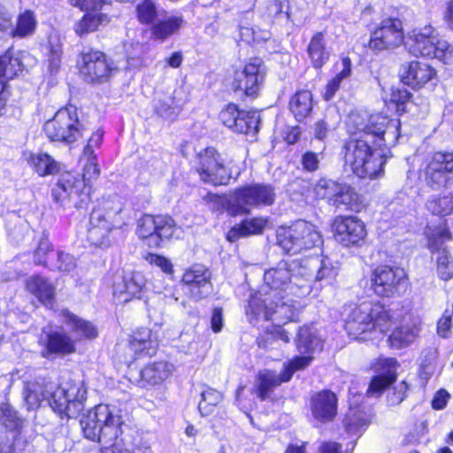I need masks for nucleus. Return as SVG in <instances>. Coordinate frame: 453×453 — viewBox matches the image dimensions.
I'll list each match as a JSON object with an SVG mask.
<instances>
[{"instance_id": "nucleus-58", "label": "nucleus", "mask_w": 453, "mask_h": 453, "mask_svg": "<svg viewBox=\"0 0 453 453\" xmlns=\"http://www.w3.org/2000/svg\"><path fill=\"white\" fill-rule=\"evenodd\" d=\"M54 256L51 245L48 239L40 240L37 249L35 252V261L38 265H47L50 257Z\"/></svg>"}, {"instance_id": "nucleus-6", "label": "nucleus", "mask_w": 453, "mask_h": 453, "mask_svg": "<svg viewBox=\"0 0 453 453\" xmlns=\"http://www.w3.org/2000/svg\"><path fill=\"white\" fill-rule=\"evenodd\" d=\"M265 297L252 296L246 310L247 316L251 323L260 320H272L276 326L285 325L295 317V309L292 301L288 299L285 302L283 296L272 297L271 293L265 291Z\"/></svg>"}, {"instance_id": "nucleus-47", "label": "nucleus", "mask_w": 453, "mask_h": 453, "mask_svg": "<svg viewBox=\"0 0 453 453\" xmlns=\"http://www.w3.org/2000/svg\"><path fill=\"white\" fill-rule=\"evenodd\" d=\"M308 53L313 66L316 68L321 67L328 59L329 54L325 48L322 34L318 33L311 38Z\"/></svg>"}, {"instance_id": "nucleus-38", "label": "nucleus", "mask_w": 453, "mask_h": 453, "mask_svg": "<svg viewBox=\"0 0 453 453\" xmlns=\"http://www.w3.org/2000/svg\"><path fill=\"white\" fill-rule=\"evenodd\" d=\"M419 332L420 328L418 325H403L393 331L388 341L391 347L402 349L414 342Z\"/></svg>"}, {"instance_id": "nucleus-27", "label": "nucleus", "mask_w": 453, "mask_h": 453, "mask_svg": "<svg viewBox=\"0 0 453 453\" xmlns=\"http://www.w3.org/2000/svg\"><path fill=\"white\" fill-rule=\"evenodd\" d=\"M34 62V58L27 51L8 50L0 56V78L13 79Z\"/></svg>"}, {"instance_id": "nucleus-15", "label": "nucleus", "mask_w": 453, "mask_h": 453, "mask_svg": "<svg viewBox=\"0 0 453 453\" xmlns=\"http://www.w3.org/2000/svg\"><path fill=\"white\" fill-rule=\"evenodd\" d=\"M85 188L84 180L81 179L79 173L65 172L59 175L51 190V196L56 203L62 205L72 203L74 207L80 208L88 198Z\"/></svg>"}, {"instance_id": "nucleus-20", "label": "nucleus", "mask_w": 453, "mask_h": 453, "mask_svg": "<svg viewBox=\"0 0 453 453\" xmlns=\"http://www.w3.org/2000/svg\"><path fill=\"white\" fill-rule=\"evenodd\" d=\"M265 75V68L262 59L251 58L242 71L235 73L232 83L233 88L249 96H257Z\"/></svg>"}, {"instance_id": "nucleus-2", "label": "nucleus", "mask_w": 453, "mask_h": 453, "mask_svg": "<svg viewBox=\"0 0 453 453\" xmlns=\"http://www.w3.org/2000/svg\"><path fill=\"white\" fill-rule=\"evenodd\" d=\"M319 345V340L316 337L310 326L301 327L296 340L297 349L305 356L293 358L282 372L278 374L274 371L263 370L257 375V394L261 400L269 397L272 391L283 382L290 380L294 372L310 365L312 361L311 354Z\"/></svg>"}, {"instance_id": "nucleus-49", "label": "nucleus", "mask_w": 453, "mask_h": 453, "mask_svg": "<svg viewBox=\"0 0 453 453\" xmlns=\"http://www.w3.org/2000/svg\"><path fill=\"white\" fill-rule=\"evenodd\" d=\"M438 351L434 347L425 349L420 357V377L428 380L438 369Z\"/></svg>"}, {"instance_id": "nucleus-4", "label": "nucleus", "mask_w": 453, "mask_h": 453, "mask_svg": "<svg viewBox=\"0 0 453 453\" xmlns=\"http://www.w3.org/2000/svg\"><path fill=\"white\" fill-rule=\"evenodd\" d=\"M123 203L119 196H111L97 200L88 226V240L97 247L110 244V234L125 225Z\"/></svg>"}, {"instance_id": "nucleus-5", "label": "nucleus", "mask_w": 453, "mask_h": 453, "mask_svg": "<svg viewBox=\"0 0 453 453\" xmlns=\"http://www.w3.org/2000/svg\"><path fill=\"white\" fill-rule=\"evenodd\" d=\"M392 315L388 309L380 303H362L349 307L344 320V328L351 339H360L367 333L387 332L392 326Z\"/></svg>"}, {"instance_id": "nucleus-46", "label": "nucleus", "mask_w": 453, "mask_h": 453, "mask_svg": "<svg viewBox=\"0 0 453 453\" xmlns=\"http://www.w3.org/2000/svg\"><path fill=\"white\" fill-rule=\"evenodd\" d=\"M178 298L174 297L172 294L155 292L146 302L147 310L150 317L162 315L165 310L166 305L172 304L176 302Z\"/></svg>"}, {"instance_id": "nucleus-55", "label": "nucleus", "mask_w": 453, "mask_h": 453, "mask_svg": "<svg viewBox=\"0 0 453 453\" xmlns=\"http://www.w3.org/2000/svg\"><path fill=\"white\" fill-rule=\"evenodd\" d=\"M0 423L9 430L16 429L21 425V419L8 403L0 405Z\"/></svg>"}, {"instance_id": "nucleus-11", "label": "nucleus", "mask_w": 453, "mask_h": 453, "mask_svg": "<svg viewBox=\"0 0 453 453\" xmlns=\"http://www.w3.org/2000/svg\"><path fill=\"white\" fill-rule=\"evenodd\" d=\"M44 132L50 141L71 144L82 136L77 110L73 106L58 111L53 119L44 124Z\"/></svg>"}, {"instance_id": "nucleus-52", "label": "nucleus", "mask_w": 453, "mask_h": 453, "mask_svg": "<svg viewBox=\"0 0 453 453\" xmlns=\"http://www.w3.org/2000/svg\"><path fill=\"white\" fill-rule=\"evenodd\" d=\"M342 205L345 210L359 212L365 206L361 196L349 186L342 187Z\"/></svg>"}, {"instance_id": "nucleus-43", "label": "nucleus", "mask_w": 453, "mask_h": 453, "mask_svg": "<svg viewBox=\"0 0 453 453\" xmlns=\"http://www.w3.org/2000/svg\"><path fill=\"white\" fill-rule=\"evenodd\" d=\"M184 20L180 16H170L167 19L161 20L152 27V35L159 40H165L183 26Z\"/></svg>"}, {"instance_id": "nucleus-12", "label": "nucleus", "mask_w": 453, "mask_h": 453, "mask_svg": "<svg viewBox=\"0 0 453 453\" xmlns=\"http://www.w3.org/2000/svg\"><path fill=\"white\" fill-rule=\"evenodd\" d=\"M230 163L213 147L202 150L197 154L196 171L201 180L214 186L226 185L231 179Z\"/></svg>"}, {"instance_id": "nucleus-31", "label": "nucleus", "mask_w": 453, "mask_h": 453, "mask_svg": "<svg viewBox=\"0 0 453 453\" xmlns=\"http://www.w3.org/2000/svg\"><path fill=\"white\" fill-rule=\"evenodd\" d=\"M26 286L27 289L46 307L53 306L55 287L48 279L41 275H33L27 280Z\"/></svg>"}, {"instance_id": "nucleus-23", "label": "nucleus", "mask_w": 453, "mask_h": 453, "mask_svg": "<svg viewBox=\"0 0 453 453\" xmlns=\"http://www.w3.org/2000/svg\"><path fill=\"white\" fill-rule=\"evenodd\" d=\"M337 395L330 390L314 394L310 400V409L313 419L319 424L332 422L337 415Z\"/></svg>"}, {"instance_id": "nucleus-45", "label": "nucleus", "mask_w": 453, "mask_h": 453, "mask_svg": "<svg viewBox=\"0 0 453 453\" xmlns=\"http://www.w3.org/2000/svg\"><path fill=\"white\" fill-rule=\"evenodd\" d=\"M160 12L155 0H142L135 7L136 18L143 25L152 24L159 16Z\"/></svg>"}, {"instance_id": "nucleus-26", "label": "nucleus", "mask_w": 453, "mask_h": 453, "mask_svg": "<svg viewBox=\"0 0 453 453\" xmlns=\"http://www.w3.org/2000/svg\"><path fill=\"white\" fill-rule=\"evenodd\" d=\"M352 399L349 400V410L345 416V431L350 438H358L370 423L369 415L359 406L363 396L357 392L349 390Z\"/></svg>"}, {"instance_id": "nucleus-19", "label": "nucleus", "mask_w": 453, "mask_h": 453, "mask_svg": "<svg viewBox=\"0 0 453 453\" xmlns=\"http://www.w3.org/2000/svg\"><path fill=\"white\" fill-rule=\"evenodd\" d=\"M403 38L402 21L396 18H387L372 32L368 47L375 52L393 50L403 42Z\"/></svg>"}, {"instance_id": "nucleus-57", "label": "nucleus", "mask_w": 453, "mask_h": 453, "mask_svg": "<svg viewBox=\"0 0 453 453\" xmlns=\"http://www.w3.org/2000/svg\"><path fill=\"white\" fill-rule=\"evenodd\" d=\"M129 65L137 67L141 65V57L143 54V46L138 42H128L124 44Z\"/></svg>"}, {"instance_id": "nucleus-50", "label": "nucleus", "mask_w": 453, "mask_h": 453, "mask_svg": "<svg viewBox=\"0 0 453 453\" xmlns=\"http://www.w3.org/2000/svg\"><path fill=\"white\" fill-rule=\"evenodd\" d=\"M434 215L445 216L453 212V193L443 196H433L426 203Z\"/></svg>"}, {"instance_id": "nucleus-16", "label": "nucleus", "mask_w": 453, "mask_h": 453, "mask_svg": "<svg viewBox=\"0 0 453 453\" xmlns=\"http://www.w3.org/2000/svg\"><path fill=\"white\" fill-rule=\"evenodd\" d=\"M79 71L89 83H103L116 72L106 55L99 50L82 51L78 60Z\"/></svg>"}, {"instance_id": "nucleus-61", "label": "nucleus", "mask_w": 453, "mask_h": 453, "mask_svg": "<svg viewBox=\"0 0 453 453\" xmlns=\"http://www.w3.org/2000/svg\"><path fill=\"white\" fill-rule=\"evenodd\" d=\"M76 265L75 258L63 251H58L57 253V261L55 264L50 265V266L55 267L58 271L61 272H70L74 269Z\"/></svg>"}, {"instance_id": "nucleus-35", "label": "nucleus", "mask_w": 453, "mask_h": 453, "mask_svg": "<svg viewBox=\"0 0 453 453\" xmlns=\"http://www.w3.org/2000/svg\"><path fill=\"white\" fill-rule=\"evenodd\" d=\"M74 340L59 332H53L47 335V342L43 357H49L50 354L66 355L74 352Z\"/></svg>"}, {"instance_id": "nucleus-10", "label": "nucleus", "mask_w": 453, "mask_h": 453, "mask_svg": "<svg viewBox=\"0 0 453 453\" xmlns=\"http://www.w3.org/2000/svg\"><path fill=\"white\" fill-rule=\"evenodd\" d=\"M87 388L82 381L69 380L50 394L49 404L60 416L75 418L84 409Z\"/></svg>"}, {"instance_id": "nucleus-13", "label": "nucleus", "mask_w": 453, "mask_h": 453, "mask_svg": "<svg viewBox=\"0 0 453 453\" xmlns=\"http://www.w3.org/2000/svg\"><path fill=\"white\" fill-rule=\"evenodd\" d=\"M298 268V264L295 261L288 263L280 261L275 267L265 271L264 274L265 286L254 296H261L265 297V291L271 293L272 297L282 296V293L289 291L295 294V286H299L296 280L297 276L294 274V271Z\"/></svg>"}, {"instance_id": "nucleus-8", "label": "nucleus", "mask_w": 453, "mask_h": 453, "mask_svg": "<svg viewBox=\"0 0 453 453\" xmlns=\"http://www.w3.org/2000/svg\"><path fill=\"white\" fill-rule=\"evenodd\" d=\"M275 192L271 185L247 184L231 193L229 215L250 214L255 208L270 206L274 203Z\"/></svg>"}, {"instance_id": "nucleus-21", "label": "nucleus", "mask_w": 453, "mask_h": 453, "mask_svg": "<svg viewBox=\"0 0 453 453\" xmlns=\"http://www.w3.org/2000/svg\"><path fill=\"white\" fill-rule=\"evenodd\" d=\"M373 127L371 134H373L372 143L376 148L383 146H394L400 136V120L388 119L380 114H374L370 119Z\"/></svg>"}, {"instance_id": "nucleus-54", "label": "nucleus", "mask_w": 453, "mask_h": 453, "mask_svg": "<svg viewBox=\"0 0 453 453\" xmlns=\"http://www.w3.org/2000/svg\"><path fill=\"white\" fill-rule=\"evenodd\" d=\"M240 37L243 42L250 44L268 40L270 33L265 29L257 31L253 26H250L248 23H242L240 25Z\"/></svg>"}, {"instance_id": "nucleus-63", "label": "nucleus", "mask_w": 453, "mask_h": 453, "mask_svg": "<svg viewBox=\"0 0 453 453\" xmlns=\"http://www.w3.org/2000/svg\"><path fill=\"white\" fill-rule=\"evenodd\" d=\"M146 260L151 265L160 268L167 274H171L173 272L172 262L164 256L150 253L147 256Z\"/></svg>"}, {"instance_id": "nucleus-42", "label": "nucleus", "mask_w": 453, "mask_h": 453, "mask_svg": "<svg viewBox=\"0 0 453 453\" xmlns=\"http://www.w3.org/2000/svg\"><path fill=\"white\" fill-rule=\"evenodd\" d=\"M108 22L109 18L106 14L99 12H89L76 24L75 32L79 35H83L96 31L100 26Z\"/></svg>"}, {"instance_id": "nucleus-22", "label": "nucleus", "mask_w": 453, "mask_h": 453, "mask_svg": "<svg viewBox=\"0 0 453 453\" xmlns=\"http://www.w3.org/2000/svg\"><path fill=\"white\" fill-rule=\"evenodd\" d=\"M210 280V271L203 265H195L185 271L181 280L188 287L191 297L201 300L207 297L212 291Z\"/></svg>"}, {"instance_id": "nucleus-17", "label": "nucleus", "mask_w": 453, "mask_h": 453, "mask_svg": "<svg viewBox=\"0 0 453 453\" xmlns=\"http://www.w3.org/2000/svg\"><path fill=\"white\" fill-rule=\"evenodd\" d=\"M372 287L376 295L392 297L401 294L407 286V274L401 267L380 265L372 273Z\"/></svg>"}, {"instance_id": "nucleus-14", "label": "nucleus", "mask_w": 453, "mask_h": 453, "mask_svg": "<svg viewBox=\"0 0 453 453\" xmlns=\"http://www.w3.org/2000/svg\"><path fill=\"white\" fill-rule=\"evenodd\" d=\"M174 231V221L170 217L146 214L137 221L136 234L150 248H159L164 239L171 238Z\"/></svg>"}, {"instance_id": "nucleus-30", "label": "nucleus", "mask_w": 453, "mask_h": 453, "mask_svg": "<svg viewBox=\"0 0 453 453\" xmlns=\"http://www.w3.org/2000/svg\"><path fill=\"white\" fill-rule=\"evenodd\" d=\"M366 235L365 224L356 216L342 215V244L359 246Z\"/></svg>"}, {"instance_id": "nucleus-44", "label": "nucleus", "mask_w": 453, "mask_h": 453, "mask_svg": "<svg viewBox=\"0 0 453 453\" xmlns=\"http://www.w3.org/2000/svg\"><path fill=\"white\" fill-rule=\"evenodd\" d=\"M428 245L432 252L438 250L437 265L441 279L444 280L451 279L453 277V263L449 251L445 249L439 250L434 237L429 239Z\"/></svg>"}, {"instance_id": "nucleus-36", "label": "nucleus", "mask_w": 453, "mask_h": 453, "mask_svg": "<svg viewBox=\"0 0 453 453\" xmlns=\"http://www.w3.org/2000/svg\"><path fill=\"white\" fill-rule=\"evenodd\" d=\"M24 400L27 410L38 408L43 401L50 399L49 395L48 385L38 380L27 381L24 387Z\"/></svg>"}, {"instance_id": "nucleus-29", "label": "nucleus", "mask_w": 453, "mask_h": 453, "mask_svg": "<svg viewBox=\"0 0 453 453\" xmlns=\"http://www.w3.org/2000/svg\"><path fill=\"white\" fill-rule=\"evenodd\" d=\"M434 75V69L428 64L412 61L403 66L402 80L413 88H418L432 80Z\"/></svg>"}, {"instance_id": "nucleus-24", "label": "nucleus", "mask_w": 453, "mask_h": 453, "mask_svg": "<svg viewBox=\"0 0 453 453\" xmlns=\"http://www.w3.org/2000/svg\"><path fill=\"white\" fill-rule=\"evenodd\" d=\"M147 280L141 272H133L119 276L113 283V296L119 302L127 303L132 298L141 297L146 288Z\"/></svg>"}, {"instance_id": "nucleus-37", "label": "nucleus", "mask_w": 453, "mask_h": 453, "mask_svg": "<svg viewBox=\"0 0 453 453\" xmlns=\"http://www.w3.org/2000/svg\"><path fill=\"white\" fill-rule=\"evenodd\" d=\"M369 115L365 111H355L349 113L346 119V128L350 137L359 136L360 133H372L373 127Z\"/></svg>"}, {"instance_id": "nucleus-33", "label": "nucleus", "mask_w": 453, "mask_h": 453, "mask_svg": "<svg viewBox=\"0 0 453 453\" xmlns=\"http://www.w3.org/2000/svg\"><path fill=\"white\" fill-rule=\"evenodd\" d=\"M25 156L29 167L41 177L53 175L59 171V164L47 153L28 152Z\"/></svg>"}, {"instance_id": "nucleus-56", "label": "nucleus", "mask_w": 453, "mask_h": 453, "mask_svg": "<svg viewBox=\"0 0 453 453\" xmlns=\"http://www.w3.org/2000/svg\"><path fill=\"white\" fill-rule=\"evenodd\" d=\"M231 194L229 196H219L217 194L209 193L205 197L204 201L208 207L215 212L221 213L226 210L229 213Z\"/></svg>"}, {"instance_id": "nucleus-53", "label": "nucleus", "mask_w": 453, "mask_h": 453, "mask_svg": "<svg viewBox=\"0 0 453 453\" xmlns=\"http://www.w3.org/2000/svg\"><path fill=\"white\" fill-rule=\"evenodd\" d=\"M222 401V394L212 388H207L202 393V400L198 409L203 416L211 413L213 408Z\"/></svg>"}, {"instance_id": "nucleus-25", "label": "nucleus", "mask_w": 453, "mask_h": 453, "mask_svg": "<svg viewBox=\"0 0 453 453\" xmlns=\"http://www.w3.org/2000/svg\"><path fill=\"white\" fill-rule=\"evenodd\" d=\"M397 361L393 357H380L374 365V370L380 375L374 377L366 390L368 396L378 397L382 391L393 383L395 379Z\"/></svg>"}, {"instance_id": "nucleus-48", "label": "nucleus", "mask_w": 453, "mask_h": 453, "mask_svg": "<svg viewBox=\"0 0 453 453\" xmlns=\"http://www.w3.org/2000/svg\"><path fill=\"white\" fill-rule=\"evenodd\" d=\"M259 124V116L255 111H240L236 119V125L233 131L241 134H256Z\"/></svg>"}, {"instance_id": "nucleus-32", "label": "nucleus", "mask_w": 453, "mask_h": 453, "mask_svg": "<svg viewBox=\"0 0 453 453\" xmlns=\"http://www.w3.org/2000/svg\"><path fill=\"white\" fill-rule=\"evenodd\" d=\"M61 316L63 323L70 328L75 341L94 339L97 336V330L91 322L81 319L68 311H62Z\"/></svg>"}, {"instance_id": "nucleus-62", "label": "nucleus", "mask_w": 453, "mask_h": 453, "mask_svg": "<svg viewBox=\"0 0 453 453\" xmlns=\"http://www.w3.org/2000/svg\"><path fill=\"white\" fill-rule=\"evenodd\" d=\"M239 110L234 104H228L225 109H223L219 114V119L222 123L233 130L234 125H236V119L239 116Z\"/></svg>"}, {"instance_id": "nucleus-51", "label": "nucleus", "mask_w": 453, "mask_h": 453, "mask_svg": "<svg viewBox=\"0 0 453 453\" xmlns=\"http://www.w3.org/2000/svg\"><path fill=\"white\" fill-rule=\"evenodd\" d=\"M49 69L57 73L61 65L62 42L58 35H51L49 38Z\"/></svg>"}, {"instance_id": "nucleus-39", "label": "nucleus", "mask_w": 453, "mask_h": 453, "mask_svg": "<svg viewBox=\"0 0 453 453\" xmlns=\"http://www.w3.org/2000/svg\"><path fill=\"white\" fill-rule=\"evenodd\" d=\"M289 109L297 121L304 119L312 109V95L308 90L296 92L290 99Z\"/></svg>"}, {"instance_id": "nucleus-9", "label": "nucleus", "mask_w": 453, "mask_h": 453, "mask_svg": "<svg viewBox=\"0 0 453 453\" xmlns=\"http://www.w3.org/2000/svg\"><path fill=\"white\" fill-rule=\"evenodd\" d=\"M410 52L415 56L437 58L445 64L453 63V46L438 38L432 26L412 30L409 36Z\"/></svg>"}, {"instance_id": "nucleus-60", "label": "nucleus", "mask_w": 453, "mask_h": 453, "mask_svg": "<svg viewBox=\"0 0 453 453\" xmlns=\"http://www.w3.org/2000/svg\"><path fill=\"white\" fill-rule=\"evenodd\" d=\"M249 235L261 234L269 225V219L265 217H254L244 219Z\"/></svg>"}, {"instance_id": "nucleus-28", "label": "nucleus", "mask_w": 453, "mask_h": 453, "mask_svg": "<svg viewBox=\"0 0 453 453\" xmlns=\"http://www.w3.org/2000/svg\"><path fill=\"white\" fill-rule=\"evenodd\" d=\"M173 372L174 366L169 362L158 361L150 363L140 371V379L137 380V385L141 388L161 385L172 377Z\"/></svg>"}, {"instance_id": "nucleus-1", "label": "nucleus", "mask_w": 453, "mask_h": 453, "mask_svg": "<svg viewBox=\"0 0 453 453\" xmlns=\"http://www.w3.org/2000/svg\"><path fill=\"white\" fill-rule=\"evenodd\" d=\"M80 425L86 439L103 446L101 453H130L122 444L127 425L118 406L98 404L81 418Z\"/></svg>"}, {"instance_id": "nucleus-40", "label": "nucleus", "mask_w": 453, "mask_h": 453, "mask_svg": "<svg viewBox=\"0 0 453 453\" xmlns=\"http://www.w3.org/2000/svg\"><path fill=\"white\" fill-rule=\"evenodd\" d=\"M182 104L180 100L177 98V92L174 91L173 96H166L157 100L155 104V111L161 118L173 120L180 112Z\"/></svg>"}, {"instance_id": "nucleus-18", "label": "nucleus", "mask_w": 453, "mask_h": 453, "mask_svg": "<svg viewBox=\"0 0 453 453\" xmlns=\"http://www.w3.org/2000/svg\"><path fill=\"white\" fill-rule=\"evenodd\" d=\"M425 180L433 190H441L453 183V152H435L425 170Z\"/></svg>"}, {"instance_id": "nucleus-7", "label": "nucleus", "mask_w": 453, "mask_h": 453, "mask_svg": "<svg viewBox=\"0 0 453 453\" xmlns=\"http://www.w3.org/2000/svg\"><path fill=\"white\" fill-rule=\"evenodd\" d=\"M322 242V236L316 226L306 220L300 219L277 230V243L289 254L319 247Z\"/></svg>"}, {"instance_id": "nucleus-34", "label": "nucleus", "mask_w": 453, "mask_h": 453, "mask_svg": "<svg viewBox=\"0 0 453 453\" xmlns=\"http://www.w3.org/2000/svg\"><path fill=\"white\" fill-rule=\"evenodd\" d=\"M158 343L153 338L152 332L148 328L137 330L133 335L129 348L138 356H153L156 354Z\"/></svg>"}, {"instance_id": "nucleus-41", "label": "nucleus", "mask_w": 453, "mask_h": 453, "mask_svg": "<svg viewBox=\"0 0 453 453\" xmlns=\"http://www.w3.org/2000/svg\"><path fill=\"white\" fill-rule=\"evenodd\" d=\"M36 19L35 13L31 11H26L18 17L15 28H8L5 35H11L12 37L24 38L32 35L36 28Z\"/></svg>"}, {"instance_id": "nucleus-59", "label": "nucleus", "mask_w": 453, "mask_h": 453, "mask_svg": "<svg viewBox=\"0 0 453 453\" xmlns=\"http://www.w3.org/2000/svg\"><path fill=\"white\" fill-rule=\"evenodd\" d=\"M88 163L86 164L83 171L81 180H84L85 187L92 180H96L100 175V167L97 163L96 157H87Z\"/></svg>"}, {"instance_id": "nucleus-64", "label": "nucleus", "mask_w": 453, "mask_h": 453, "mask_svg": "<svg viewBox=\"0 0 453 453\" xmlns=\"http://www.w3.org/2000/svg\"><path fill=\"white\" fill-rule=\"evenodd\" d=\"M103 136L104 132L101 130H97L92 134L83 150L85 157H96L94 153V150L100 147L103 141Z\"/></svg>"}, {"instance_id": "nucleus-3", "label": "nucleus", "mask_w": 453, "mask_h": 453, "mask_svg": "<svg viewBox=\"0 0 453 453\" xmlns=\"http://www.w3.org/2000/svg\"><path fill=\"white\" fill-rule=\"evenodd\" d=\"M372 141L371 133H360L359 136L349 138L344 147L346 171L349 168L359 178L375 179L383 174L386 159Z\"/></svg>"}]
</instances>
